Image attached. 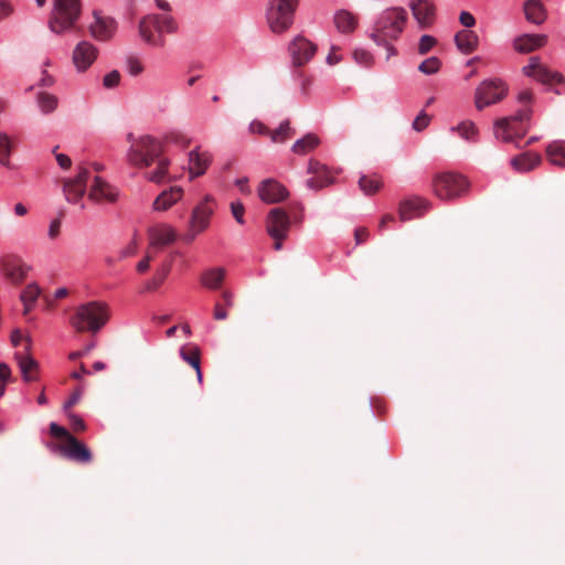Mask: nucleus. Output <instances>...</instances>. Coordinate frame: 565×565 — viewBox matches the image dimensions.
Returning a JSON list of instances; mask_svg holds the SVG:
<instances>
[{"label": "nucleus", "mask_w": 565, "mask_h": 565, "mask_svg": "<svg viewBox=\"0 0 565 565\" xmlns=\"http://www.w3.org/2000/svg\"><path fill=\"white\" fill-rule=\"evenodd\" d=\"M157 161V168L152 172H147L145 177L154 183H162L166 180L169 167V160L160 157Z\"/></svg>", "instance_id": "39"}, {"label": "nucleus", "mask_w": 565, "mask_h": 565, "mask_svg": "<svg viewBox=\"0 0 565 565\" xmlns=\"http://www.w3.org/2000/svg\"><path fill=\"white\" fill-rule=\"evenodd\" d=\"M82 396V390L81 388H77L73 394L72 396L70 397V399L64 404V408L65 409H68L71 408L72 406H74L81 398Z\"/></svg>", "instance_id": "61"}, {"label": "nucleus", "mask_w": 565, "mask_h": 565, "mask_svg": "<svg viewBox=\"0 0 565 565\" xmlns=\"http://www.w3.org/2000/svg\"><path fill=\"white\" fill-rule=\"evenodd\" d=\"M88 198L97 203H114L118 198V191L102 178L96 177L90 186Z\"/></svg>", "instance_id": "21"}, {"label": "nucleus", "mask_w": 565, "mask_h": 565, "mask_svg": "<svg viewBox=\"0 0 565 565\" xmlns=\"http://www.w3.org/2000/svg\"><path fill=\"white\" fill-rule=\"evenodd\" d=\"M452 130H457L459 136L468 141H475L478 135V129L472 121H462Z\"/></svg>", "instance_id": "44"}, {"label": "nucleus", "mask_w": 565, "mask_h": 565, "mask_svg": "<svg viewBox=\"0 0 565 565\" xmlns=\"http://www.w3.org/2000/svg\"><path fill=\"white\" fill-rule=\"evenodd\" d=\"M290 228V215L281 207L271 209L266 217L267 234L274 239V248L280 250Z\"/></svg>", "instance_id": "11"}, {"label": "nucleus", "mask_w": 565, "mask_h": 565, "mask_svg": "<svg viewBox=\"0 0 565 565\" xmlns=\"http://www.w3.org/2000/svg\"><path fill=\"white\" fill-rule=\"evenodd\" d=\"M211 163V157L206 152H199L196 149L189 152V172L191 178L205 173Z\"/></svg>", "instance_id": "27"}, {"label": "nucleus", "mask_w": 565, "mask_h": 565, "mask_svg": "<svg viewBox=\"0 0 565 565\" xmlns=\"http://www.w3.org/2000/svg\"><path fill=\"white\" fill-rule=\"evenodd\" d=\"M433 192L440 200L452 201L465 195L469 189L466 177L457 172H440L433 178Z\"/></svg>", "instance_id": "7"}, {"label": "nucleus", "mask_w": 565, "mask_h": 565, "mask_svg": "<svg viewBox=\"0 0 565 565\" xmlns=\"http://www.w3.org/2000/svg\"><path fill=\"white\" fill-rule=\"evenodd\" d=\"M36 105L42 114L50 115L57 108L58 98L53 94L40 92L36 95Z\"/></svg>", "instance_id": "37"}, {"label": "nucleus", "mask_w": 565, "mask_h": 565, "mask_svg": "<svg viewBox=\"0 0 565 565\" xmlns=\"http://www.w3.org/2000/svg\"><path fill=\"white\" fill-rule=\"evenodd\" d=\"M172 141H174L178 145H181L182 147H188L190 145V139L183 135H173L171 137Z\"/></svg>", "instance_id": "64"}, {"label": "nucleus", "mask_w": 565, "mask_h": 565, "mask_svg": "<svg viewBox=\"0 0 565 565\" xmlns=\"http://www.w3.org/2000/svg\"><path fill=\"white\" fill-rule=\"evenodd\" d=\"M542 161V158L537 153L524 152L511 160L512 167L520 171L525 172L536 168Z\"/></svg>", "instance_id": "31"}, {"label": "nucleus", "mask_w": 565, "mask_h": 565, "mask_svg": "<svg viewBox=\"0 0 565 565\" xmlns=\"http://www.w3.org/2000/svg\"><path fill=\"white\" fill-rule=\"evenodd\" d=\"M288 51L292 58V65L300 67L315 56L317 52V45L305 36L298 35L290 42Z\"/></svg>", "instance_id": "15"}, {"label": "nucleus", "mask_w": 565, "mask_h": 565, "mask_svg": "<svg viewBox=\"0 0 565 565\" xmlns=\"http://www.w3.org/2000/svg\"><path fill=\"white\" fill-rule=\"evenodd\" d=\"M508 84L498 77L482 81L475 92V105L478 110L498 104L505 98Z\"/></svg>", "instance_id": "10"}, {"label": "nucleus", "mask_w": 565, "mask_h": 565, "mask_svg": "<svg viewBox=\"0 0 565 565\" xmlns=\"http://www.w3.org/2000/svg\"><path fill=\"white\" fill-rule=\"evenodd\" d=\"M214 206V199L211 195H206L203 201L194 207L190 221V233L185 236V241H193L199 233L203 232L209 226Z\"/></svg>", "instance_id": "12"}, {"label": "nucleus", "mask_w": 565, "mask_h": 565, "mask_svg": "<svg viewBox=\"0 0 565 565\" xmlns=\"http://www.w3.org/2000/svg\"><path fill=\"white\" fill-rule=\"evenodd\" d=\"M547 43L545 34H523L514 39L513 49L522 54L531 53Z\"/></svg>", "instance_id": "24"}, {"label": "nucleus", "mask_w": 565, "mask_h": 565, "mask_svg": "<svg viewBox=\"0 0 565 565\" xmlns=\"http://www.w3.org/2000/svg\"><path fill=\"white\" fill-rule=\"evenodd\" d=\"M459 21L466 28H471L476 24L475 17L470 12H467V11H462L460 13Z\"/></svg>", "instance_id": "54"}, {"label": "nucleus", "mask_w": 565, "mask_h": 565, "mask_svg": "<svg viewBox=\"0 0 565 565\" xmlns=\"http://www.w3.org/2000/svg\"><path fill=\"white\" fill-rule=\"evenodd\" d=\"M249 130L253 134H260V135H268V136L270 132V130L260 121H253L249 125Z\"/></svg>", "instance_id": "56"}, {"label": "nucleus", "mask_w": 565, "mask_h": 565, "mask_svg": "<svg viewBox=\"0 0 565 565\" xmlns=\"http://www.w3.org/2000/svg\"><path fill=\"white\" fill-rule=\"evenodd\" d=\"M548 161L558 167H565V141H553L546 147Z\"/></svg>", "instance_id": "35"}, {"label": "nucleus", "mask_w": 565, "mask_h": 565, "mask_svg": "<svg viewBox=\"0 0 565 565\" xmlns=\"http://www.w3.org/2000/svg\"><path fill=\"white\" fill-rule=\"evenodd\" d=\"M183 194V190L180 186H171L169 190L163 191L153 202V209L156 211H166L174 203H177Z\"/></svg>", "instance_id": "29"}, {"label": "nucleus", "mask_w": 565, "mask_h": 565, "mask_svg": "<svg viewBox=\"0 0 565 565\" xmlns=\"http://www.w3.org/2000/svg\"><path fill=\"white\" fill-rule=\"evenodd\" d=\"M440 66H441L440 60L436 56H431V57L424 60L419 64L418 71L426 75H433L440 70Z\"/></svg>", "instance_id": "45"}, {"label": "nucleus", "mask_w": 565, "mask_h": 565, "mask_svg": "<svg viewBox=\"0 0 565 565\" xmlns=\"http://www.w3.org/2000/svg\"><path fill=\"white\" fill-rule=\"evenodd\" d=\"M523 73L544 85L562 84L564 82V76L561 73L543 65L536 56L530 58V63L523 67Z\"/></svg>", "instance_id": "13"}, {"label": "nucleus", "mask_w": 565, "mask_h": 565, "mask_svg": "<svg viewBox=\"0 0 565 565\" xmlns=\"http://www.w3.org/2000/svg\"><path fill=\"white\" fill-rule=\"evenodd\" d=\"M11 6L7 1L0 0V20L11 14Z\"/></svg>", "instance_id": "62"}, {"label": "nucleus", "mask_w": 565, "mask_h": 565, "mask_svg": "<svg viewBox=\"0 0 565 565\" xmlns=\"http://www.w3.org/2000/svg\"><path fill=\"white\" fill-rule=\"evenodd\" d=\"M130 148L127 152L128 162L137 168L150 167L162 154V145L157 138L145 135L137 139H132V135H128Z\"/></svg>", "instance_id": "4"}, {"label": "nucleus", "mask_w": 565, "mask_h": 565, "mask_svg": "<svg viewBox=\"0 0 565 565\" xmlns=\"http://www.w3.org/2000/svg\"><path fill=\"white\" fill-rule=\"evenodd\" d=\"M50 434L61 439V443L54 445L53 449L58 451L63 457L82 465L92 462L93 454L89 448L75 438L66 428L56 423H51Z\"/></svg>", "instance_id": "3"}, {"label": "nucleus", "mask_w": 565, "mask_h": 565, "mask_svg": "<svg viewBox=\"0 0 565 565\" xmlns=\"http://www.w3.org/2000/svg\"><path fill=\"white\" fill-rule=\"evenodd\" d=\"M337 30L342 34H351L359 24V17L348 10H338L333 17Z\"/></svg>", "instance_id": "26"}, {"label": "nucleus", "mask_w": 565, "mask_h": 565, "mask_svg": "<svg viewBox=\"0 0 565 565\" xmlns=\"http://www.w3.org/2000/svg\"><path fill=\"white\" fill-rule=\"evenodd\" d=\"M0 266L4 277L12 284H21L30 270L26 264L13 256L3 258Z\"/></svg>", "instance_id": "20"}, {"label": "nucleus", "mask_w": 565, "mask_h": 565, "mask_svg": "<svg viewBox=\"0 0 565 565\" xmlns=\"http://www.w3.org/2000/svg\"><path fill=\"white\" fill-rule=\"evenodd\" d=\"M94 22L89 25L90 35L97 41H109L117 29L116 21L110 17H105L98 11H94Z\"/></svg>", "instance_id": "17"}, {"label": "nucleus", "mask_w": 565, "mask_h": 565, "mask_svg": "<svg viewBox=\"0 0 565 565\" xmlns=\"http://www.w3.org/2000/svg\"><path fill=\"white\" fill-rule=\"evenodd\" d=\"M409 8L420 29H428L434 24L436 7L433 0H412Z\"/></svg>", "instance_id": "18"}, {"label": "nucleus", "mask_w": 565, "mask_h": 565, "mask_svg": "<svg viewBox=\"0 0 565 565\" xmlns=\"http://www.w3.org/2000/svg\"><path fill=\"white\" fill-rule=\"evenodd\" d=\"M297 6L298 0H270L267 20L273 32L280 34L292 25Z\"/></svg>", "instance_id": "9"}, {"label": "nucleus", "mask_w": 565, "mask_h": 565, "mask_svg": "<svg viewBox=\"0 0 565 565\" xmlns=\"http://www.w3.org/2000/svg\"><path fill=\"white\" fill-rule=\"evenodd\" d=\"M151 260H152V257H149V255H146L145 258L137 264V270L139 273H145L146 270H148Z\"/></svg>", "instance_id": "63"}, {"label": "nucleus", "mask_w": 565, "mask_h": 565, "mask_svg": "<svg viewBox=\"0 0 565 565\" xmlns=\"http://www.w3.org/2000/svg\"><path fill=\"white\" fill-rule=\"evenodd\" d=\"M138 29L139 35L146 43L161 47L164 45L162 33L175 32L177 23L169 14H150L140 20Z\"/></svg>", "instance_id": "6"}, {"label": "nucleus", "mask_w": 565, "mask_h": 565, "mask_svg": "<svg viewBox=\"0 0 565 565\" xmlns=\"http://www.w3.org/2000/svg\"><path fill=\"white\" fill-rule=\"evenodd\" d=\"M353 58L355 60V62L362 65H370L372 61L371 54L362 49H358L353 52Z\"/></svg>", "instance_id": "53"}, {"label": "nucleus", "mask_w": 565, "mask_h": 565, "mask_svg": "<svg viewBox=\"0 0 565 565\" xmlns=\"http://www.w3.org/2000/svg\"><path fill=\"white\" fill-rule=\"evenodd\" d=\"M225 278V269L217 267V268H211L209 270H205L202 273L200 281L202 286H204L207 289L216 290L221 288L223 281Z\"/></svg>", "instance_id": "32"}, {"label": "nucleus", "mask_w": 565, "mask_h": 565, "mask_svg": "<svg viewBox=\"0 0 565 565\" xmlns=\"http://www.w3.org/2000/svg\"><path fill=\"white\" fill-rule=\"evenodd\" d=\"M41 294V289L35 284H30L21 294V301L24 305V315L31 310L33 303Z\"/></svg>", "instance_id": "41"}, {"label": "nucleus", "mask_w": 565, "mask_h": 565, "mask_svg": "<svg viewBox=\"0 0 565 565\" xmlns=\"http://www.w3.org/2000/svg\"><path fill=\"white\" fill-rule=\"evenodd\" d=\"M11 370L6 363H0V396L4 395L6 384L11 382Z\"/></svg>", "instance_id": "47"}, {"label": "nucleus", "mask_w": 565, "mask_h": 565, "mask_svg": "<svg viewBox=\"0 0 565 565\" xmlns=\"http://www.w3.org/2000/svg\"><path fill=\"white\" fill-rule=\"evenodd\" d=\"M429 121L430 117L426 113L422 111L413 121V128L416 131H422L429 125Z\"/></svg>", "instance_id": "50"}, {"label": "nucleus", "mask_w": 565, "mask_h": 565, "mask_svg": "<svg viewBox=\"0 0 565 565\" xmlns=\"http://www.w3.org/2000/svg\"><path fill=\"white\" fill-rule=\"evenodd\" d=\"M359 185H360V189L365 194H373L376 191H379V189L382 185V182H381L380 178H377L375 175H373V177L362 175L359 180Z\"/></svg>", "instance_id": "42"}, {"label": "nucleus", "mask_w": 565, "mask_h": 565, "mask_svg": "<svg viewBox=\"0 0 565 565\" xmlns=\"http://www.w3.org/2000/svg\"><path fill=\"white\" fill-rule=\"evenodd\" d=\"M180 355L183 361L195 370L198 382L202 384L203 375L201 371L200 349L196 345L182 347L180 349Z\"/></svg>", "instance_id": "30"}, {"label": "nucleus", "mask_w": 565, "mask_h": 565, "mask_svg": "<svg viewBox=\"0 0 565 565\" xmlns=\"http://www.w3.org/2000/svg\"><path fill=\"white\" fill-rule=\"evenodd\" d=\"M319 143L320 140L316 135L307 134L294 143L292 151L297 154L303 156L315 150Z\"/></svg>", "instance_id": "36"}, {"label": "nucleus", "mask_w": 565, "mask_h": 565, "mask_svg": "<svg viewBox=\"0 0 565 565\" xmlns=\"http://www.w3.org/2000/svg\"><path fill=\"white\" fill-rule=\"evenodd\" d=\"M532 110L530 107L521 108L514 116L501 118L495 122V137L505 142L522 138L527 131V121Z\"/></svg>", "instance_id": "8"}, {"label": "nucleus", "mask_w": 565, "mask_h": 565, "mask_svg": "<svg viewBox=\"0 0 565 565\" xmlns=\"http://www.w3.org/2000/svg\"><path fill=\"white\" fill-rule=\"evenodd\" d=\"M407 11L403 8H390L377 18L370 38L379 45L386 46L387 58L396 54V50L390 44L399 38L407 22Z\"/></svg>", "instance_id": "1"}, {"label": "nucleus", "mask_w": 565, "mask_h": 565, "mask_svg": "<svg viewBox=\"0 0 565 565\" xmlns=\"http://www.w3.org/2000/svg\"><path fill=\"white\" fill-rule=\"evenodd\" d=\"M127 67H128V72L132 76H137V75L141 74L143 71V66H142L141 62L136 57H129L127 60Z\"/></svg>", "instance_id": "51"}, {"label": "nucleus", "mask_w": 565, "mask_h": 565, "mask_svg": "<svg viewBox=\"0 0 565 565\" xmlns=\"http://www.w3.org/2000/svg\"><path fill=\"white\" fill-rule=\"evenodd\" d=\"M89 171L85 167L78 168V173L73 179H65L63 182V193L70 203H77L86 193Z\"/></svg>", "instance_id": "14"}, {"label": "nucleus", "mask_w": 565, "mask_h": 565, "mask_svg": "<svg viewBox=\"0 0 565 565\" xmlns=\"http://www.w3.org/2000/svg\"><path fill=\"white\" fill-rule=\"evenodd\" d=\"M79 0H54L53 9L49 18V28L56 34L75 29L81 17Z\"/></svg>", "instance_id": "5"}, {"label": "nucleus", "mask_w": 565, "mask_h": 565, "mask_svg": "<svg viewBox=\"0 0 565 565\" xmlns=\"http://www.w3.org/2000/svg\"><path fill=\"white\" fill-rule=\"evenodd\" d=\"M108 307L99 301H90L76 308L71 317V326L78 332H98L108 321Z\"/></svg>", "instance_id": "2"}, {"label": "nucleus", "mask_w": 565, "mask_h": 565, "mask_svg": "<svg viewBox=\"0 0 565 565\" xmlns=\"http://www.w3.org/2000/svg\"><path fill=\"white\" fill-rule=\"evenodd\" d=\"M120 82V73L116 70L109 72L104 76L103 85L106 88H114L116 87Z\"/></svg>", "instance_id": "48"}, {"label": "nucleus", "mask_w": 565, "mask_h": 565, "mask_svg": "<svg viewBox=\"0 0 565 565\" xmlns=\"http://www.w3.org/2000/svg\"><path fill=\"white\" fill-rule=\"evenodd\" d=\"M455 42L457 47L465 54H470L479 45V36L475 31L461 30L456 33Z\"/></svg>", "instance_id": "28"}, {"label": "nucleus", "mask_w": 565, "mask_h": 565, "mask_svg": "<svg viewBox=\"0 0 565 565\" xmlns=\"http://www.w3.org/2000/svg\"><path fill=\"white\" fill-rule=\"evenodd\" d=\"M295 130L290 127L289 120H285L280 124V126L275 129L270 130L269 137L273 142H285L286 140L294 137Z\"/></svg>", "instance_id": "40"}, {"label": "nucleus", "mask_w": 565, "mask_h": 565, "mask_svg": "<svg viewBox=\"0 0 565 565\" xmlns=\"http://www.w3.org/2000/svg\"><path fill=\"white\" fill-rule=\"evenodd\" d=\"M98 56V49L88 41H81L72 53V61L78 72L87 71Z\"/></svg>", "instance_id": "16"}, {"label": "nucleus", "mask_w": 565, "mask_h": 565, "mask_svg": "<svg viewBox=\"0 0 565 565\" xmlns=\"http://www.w3.org/2000/svg\"><path fill=\"white\" fill-rule=\"evenodd\" d=\"M23 380L25 382H32L36 380L38 363L31 356L18 353L15 355Z\"/></svg>", "instance_id": "34"}, {"label": "nucleus", "mask_w": 565, "mask_h": 565, "mask_svg": "<svg viewBox=\"0 0 565 565\" xmlns=\"http://www.w3.org/2000/svg\"><path fill=\"white\" fill-rule=\"evenodd\" d=\"M524 14L527 21L542 24L546 19V11L540 0H527L524 3Z\"/></svg>", "instance_id": "33"}, {"label": "nucleus", "mask_w": 565, "mask_h": 565, "mask_svg": "<svg viewBox=\"0 0 565 565\" xmlns=\"http://www.w3.org/2000/svg\"><path fill=\"white\" fill-rule=\"evenodd\" d=\"M533 99H534V94L531 89H524V90L520 92L518 95L519 103H521L524 106L531 104L533 102Z\"/></svg>", "instance_id": "55"}, {"label": "nucleus", "mask_w": 565, "mask_h": 565, "mask_svg": "<svg viewBox=\"0 0 565 565\" xmlns=\"http://www.w3.org/2000/svg\"><path fill=\"white\" fill-rule=\"evenodd\" d=\"M68 419L70 425L75 433L84 431L86 429L84 420L76 414L70 413Z\"/></svg>", "instance_id": "52"}, {"label": "nucleus", "mask_w": 565, "mask_h": 565, "mask_svg": "<svg viewBox=\"0 0 565 565\" xmlns=\"http://www.w3.org/2000/svg\"><path fill=\"white\" fill-rule=\"evenodd\" d=\"M13 151V141L6 132H0V164L10 168V157Z\"/></svg>", "instance_id": "38"}, {"label": "nucleus", "mask_w": 565, "mask_h": 565, "mask_svg": "<svg viewBox=\"0 0 565 565\" xmlns=\"http://www.w3.org/2000/svg\"><path fill=\"white\" fill-rule=\"evenodd\" d=\"M170 269H171V265L170 264H164L159 270L158 273L154 275L153 278H151L147 284H146V290L148 291H153L156 289H158L161 284L164 281V279L167 278V276L169 275L170 273Z\"/></svg>", "instance_id": "43"}, {"label": "nucleus", "mask_w": 565, "mask_h": 565, "mask_svg": "<svg viewBox=\"0 0 565 565\" xmlns=\"http://www.w3.org/2000/svg\"><path fill=\"white\" fill-rule=\"evenodd\" d=\"M437 44V40L428 34L423 35L419 39L418 43V53L420 55L427 54L435 45Z\"/></svg>", "instance_id": "46"}, {"label": "nucleus", "mask_w": 565, "mask_h": 565, "mask_svg": "<svg viewBox=\"0 0 565 565\" xmlns=\"http://www.w3.org/2000/svg\"><path fill=\"white\" fill-rule=\"evenodd\" d=\"M308 173L312 174V177L307 180V185L310 189L319 190L333 182L328 168L317 160L309 161Z\"/></svg>", "instance_id": "22"}, {"label": "nucleus", "mask_w": 565, "mask_h": 565, "mask_svg": "<svg viewBox=\"0 0 565 565\" xmlns=\"http://www.w3.org/2000/svg\"><path fill=\"white\" fill-rule=\"evenodd\" d=\"M369 237V231L366 227H358L354 232V238H355V243L359 245V244H362L364 243Z\"/></svg>", "instance_id": "57"}, {"label": "nucleus", "mask_w": 565, "mask_h": 565, "mask_svg": "<svg viewBox=\"0 0 565 565\" xmlns=\"http://www.w3.org/2000/svg\"><path fill=\"white\" fill-rule=\"evenodd\" d=\"M61 221L58 218L53 220L50 224L49 236L51 239H55L60 235Z\"/></svg>", "instance_id": "58"}, {"label": "nucleus", "mask_w": 565, "mask_h": 565, "mask_svg": "<svg viewBox=\"0 0 565 565\" xmlns=\"http://www.w3.org/2000/svg\"><path fill=\"white\" fill-rule=\"evenodd\" d=\"M259 199L267 204H275L288 198V190L274 179H266L258 186Z\"/></svg>", "instance_id": "19"}, {"label": "nucleus", "mask_w": 565, "mask_h": 565, "mask_svg": "<svg viewBox=\"0 0 565 565\" xmlns=\"http://www.w3.org/2000/svg\"><path fill=\"white\" fill-rule=\"evenodd\" d=\"M150 247H162L177 239L175 231L168 224H157L148 230Z\"/></svg>", "instance_id": "23"}, {"label": "nucleus", "mask_w": 565, "mask_h": 565, "mask_svg": "<svg viewBox=\"0 0 565 565\" xmlns=\"http://www.w3.org/2000/svg\"><path fill=\"white\" fill-rule=\"evenodd\" d=\"M231 211H232V214L234 216V218L236 220V222L238 224H244L245 221H244V213H245V207L243 205L242 202H232L231 203Z\"/></svg>", "instance_id": "49"}, {"label": "nucleus", "mask_w": 565, "mask_h": 565, "mask_svg": "<svg viewBox=\"0 0 565 565\" xmlns=\"http://www.w3.org/2000/svg\"><path fill=\"white\" fill-rule=\"evenodd\" d=\"M428 202L420 198L408 199L399 204V218L402 221H409L418 217L424 210H426Z\"/></svg>", "instance_id": "25"}, {"label": "nucleus", "mask_w": 565, "mask_h": 565, "mask_svg": "<svg viewBox=\"0 0 565 565\" xmlns=\"http://www.w3.org/2000/svg\"><path fill=\"white\" fill-rule=\"evenodd\" d=\"M213 317L216 320H225L227 318V311L224 306L216 302L213 310Z\"/></svg>", "instance_id": "59"}, {"label": "nucleus", "mask_w": 565, "mask_h": 565, "mask_svg": "<svg viewBox=\"0 0 565 565\" xmlns=\"http://www.w3.org/2000/svg\"><path fill=\"white\" fill-rule=\"evenodd\" d=\"M55 158H56V161L58 163V166L62 168V169H70L71 166H72V160L68 156L64 154V153H55Z\"/></svg>", "instance_id": "60"}]
</instances>
